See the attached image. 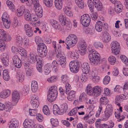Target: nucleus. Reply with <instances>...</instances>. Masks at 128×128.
Here are the masks:
<instances>
[{"mask_svg":"<svg viewBox=\"0 0 128 128\" xmlns=\"http://www.w3.org/2000/svg\"><path fill=\"white\" fill-rule=\"evenodd\" d=\"M2 62L5 66H8L9 64L8 56L5 53H4L1 58Z\"/></svg>","mask_w":128,"mask_h":128,"instance_id":"obj_21","label":"nucleus"},{"mask_svg":"<svg viewBox=\"0 0 128 128\" xmlns=\"http://www.w3.org/2000/svg\"><path fill=\"white\" fill-rule=\"evenodd\" d=\"M116 59L115 56H111L108 58L109 63L111 65L114 64L116 62Z\"/></svg>","mask_w":128,"mask_h":128,"instance_id":"obj_47","label":"nucleus"},{"mask_svg":"<svg viewBox=\"0 0 128 128\" xmlns=\"http://www.w3.org/2000/svg\"><path fill=\"white\" fill-rule=\"evenodd\" d=\"M11 103L9 102H6L5 103V108L6 111H10V110L12 107Z\"/></svg>","mask_w":128,"mask_h":128,"instance_id":"obj_57","label":"nucleus"},{"mask_svg":"<svg viewBox=\"0 0 128 128\" xmlns=\"http://www.w3.org/2000/svg\"><path fill=\"white\" fill-rule=\"evenodd\" d=\"M52 68L51 65L49 64L46 65L44 67V72L45 74L46 75L48 74L51 71Z\"/></svg>","mask_w":128,"mask_h":128,"instance_id":"obj_36","label":"nucleus"},{"mask_svg":"<svg viewBox=\"0 0 128 128\" xmlns=\"http://www.w3.org/2000/svg\"><path fill=\"white\" fill-rule=\"evenodd\" d=\"M3 23L5 27L6 28H8L10 26V20L3 21Z\"/></svg>","mask_w":128,"mask_h":128,"instance_id":"obj_64","label":"nucleus"},{"mask_svg":"<svg viewBox=\"0 0 128 128\" xmlns=\"http://www.w3.org/2000/svg\"><path fill=\"white\" fill-rule=\"evenodd\" d=\"M69 66L71 72L74 73H77L79 70V62L78 61H72L70 63Z\"/></svg>","mask_w":128,"mask_h":128,"instance_id":"obj_6","label":"nucleus"},{"mask_svg":"<svg viewBox=\"0 0 128 128\" xmlns=\"http://www.w3.org/2000/svg\"><path fill=\"white\" fill-rule=\"evenodd\" d=\"M103 23L100 21L97 22L95 25V29L96 31L98 32L102 31L103 26Z\"/></svg>","mask_w":128,"mask_h":128,"instance_id":"obj_26","label":"nucleus"},{"mask_svg":"<svg viewBox=\"0 0 128 128\" xmlns=\"http://www.w3.org/2000/svg\"><path fill=\"white\" fill-rule=\"evenodd\" d=\"M44 3L48 7H51L52 4V0H43Z\"/></svg>","mask_w":128,"mask_h":128,"instance_id":"obj_53","label":"nucleus"},{"mask_svg":"<svg viewBox=\"0 0 128 128\" xmlns=\"http://www.w3.org/2000/svg\"><path fill=\"white\" fill-rule=\"evenodd\" d=\"M54 4L55 7L57 9H61L62 6V0H55Z\"/></svg>","mask_w":128,"mask_h":128,"instance_id":"obj_29","label":"nucleus"},{"mask_svg":"<svg viewBox=\"0 0 128 128\" xmlns=\"http://www.w3.org/2000/svg\"><path fill=\"white\" fill-rule=\"evenodd\" d=\"M68 108L66 104L62 105L60 108L57 105L54 106L53 108V112L55 115L63 114L66 112Z\"/></svg>","mask_w":128,"mask_h":128,"instance_id":"obj_3","label":"nucleus"},{"mask_svg":"<svg viewBox=\"0 0 128 128\" xmlns=\"http://www.w3.org/2000/svg\"><path fill=\"white\" fill-rule=\"evenodd\" d=\"M114 10L117 13H118L122 11V5L120 4V2L118 4L116 3L114 4Z\"/></svg>","mask_w":128,"mask_h":128,"instance_id":"obj_28","label":"nucleus"},{"mask_svg":"<svg viewBox=\"0 0 128 128\" xmlns=\"http://www.w3.org/2000/svg\"><path fill=\"white\" fill-rule=\"evenodd\" d=\"M86 92L89 95H93L94 96L93 88L90 86H88L86 88Z\"/></svg>","mask_w":128,"mask_h":128,"instance_id":"obj_42","label":"nucleus"},{"mask_svg":"<svg viewBox=\"0 0 128 128\" xmlns=\"http://www.w3.org/2000/svg\"><path fill=\"white\" fill-rule=\"evenodd\" d=\"M102 41L104 42H108L110 40L111 37L110 35L106 32L103 33Z\"/></svg>","mask_w":128,"mask_h":128,"instance_id":"obj_27","label":"nucleus"},{"mask_svg":"<svg viewBox=\"0 0 128 128\" xmlns=\"http://www.w3.org/2000/svg\"><path fill=\"white\" fill-rule=\"evenodd\" d=\"M94 28H88L86 30V33L87 34H89L90 35H92L94 33Z\"/></svg>","mask_w":128,"mask_h":128,"instance_id":"obj_60","label":"nucleus"},{"mask_svg":"<svg viewBox=\"0 0 128 128\" xmlns=\"http://www.w3.org/2000/svg\"><path fill=\"white\" fill-rule=\"evenodd\" d=\"M16 41L17 44L21 45L22 43V38L20 35H18L16 37Z\"/></svg>","mask_w":128,"mask_h":128,"instance_id":"obj_50","label":"nucleus"},{"mask_svg":"<svg viewBox=\"0 0 128 128\" xmlns=\"http://www.w3.org/2000/svg\"><path fill=\"white\" fill-rule=\"evenodd\" d=\"M57 88L56 86H52L49 89L47 99L49 102H51L54 101L57 96Z\"/></svg>","mask_w":128,"mask_h":128,"instance_id":"obj_2","label":"nucleus"},{"mask_svg":"<svg viewBox=\"0 0 128 128\" xmlns=\"http://www.w3.org/2000/svg\"><path fill=\"white\" fill-rule=\"evenodd\" d=\"M2 39L4 41L8 42L11 40V37L10 36L7 32L5 36L2 38Z\"/></svg>","mask_w":128,"mask_h":128,"instance_id":"obj_52","label":"nucleus"},{"mask_svg":"<svg viewBox=\"0 0 128 128\" xmlns=\"http://www.w3.org/2000/svg\"><path fill=\"white\" fill-rule=\"evenodd\" d=\"M62 80L63 83L66 84L68 81V78L66 75H63L62 76Z\"/></svg>","mask_w":128,"mask_h":128,"instance_id":"obj_62","label":"nucleus"},{"mask_svg":"<svg viewBox=\"0 0 128 128\" xmlns=\"http://www.w3.org/2000/svg\"><path fill=\"white\" fill-rule=\"evenodd\" d=\"M94 96H98L100 94L102 89L101 87L98 86H96L93 88Z\"/></svg>","mask_w":128,"mask_h":128,"instance_id":"obj_34","label":"nucleus"},{"mask_svg":"<svg viewBox=\"0 0 128 128\" xmlns=\"http://www.w3.org/2000/svg\"><path fill=\"white\" fill-rule=\"evenodd\" d=\"M80 22L82 25L85 27L88 26L90 22V18L88 14H84L80 18Z\"/></svg>","mask_w":128,"mask_h":128,"instance_id":"obj_9","label":"nucleus"},{"mask_svg":"<svg viewBox=\"0 0 128 128\" xmlns=\"http://www.w3.org/2000/svg\"><path fill=\"white\" fill-rule=\"evenodd\" d=\"M34 123L30 120L26 119L24 122L23 125L25 128H32L34 126Z\"/></svg>","mask_w":128,"mask_h":128,"instance_id":"obj_20","label":"nucleus"},{"mask_svg":"<svg viewBox=\"0 0 128 128\" xmlns=\"http://www.w3.org/2000/svg\"><path fill=\"white\" fill-rule=\"evenodd\" d=\"M59 65H60L55 60L53 61L52 63V65H51L52 68L53 70H54L55 72H56L58 71Z\"/></svg>","mask_w":128,"mask_h":128,"instance_id":"obj_43","label":"nucleus"},{"mask_svg":"<svg viewBox=\"0 0 128 128\" xmlns=\"http://www.w3.org/2000/svg\"><path fill=\"white\" fill-rule=\"evenodd\" d=\"M100 77L96 75H94L92 76V81L95 83H96L99 82L100 81Z\"/></svg>","mask_w":128,"mask_h":128,"instance_id":"obj_59","label":"nucleus"},{"mask_svg":"<svg viewBox=\"0 0 128 128\" xmlns=\"http://www.w3.org/2000/svg\"><path fill=\"white\" fill-rule=\"evenodd\" d=\"M100 101L101 104H106L109 102L107 98L105 97H102L100 99Z\"/></svg>","mask_w":128,"mask_h":128,"instance_id":"obj_51","label":"nucleus"},{"mask_svg":"<svg viewBox=\"0 0 128 128\" xmlns=\"http://www.w3.org/2000/svg\"><path fill=\"white\" fill-rule=\"evenodd\" d=\"M19 125L18 121L15 120H12L10 125L9 128H16Z\"/></svg>","mask_w":128,"mask_h":128,"instance_id":"obj_39","label":"nucleus"},{"mask_svg":"<svg viewBox=\"0 0 128 128\" xmlns=\"http://www.w3.org/2000/svg\"><path fill=\"white\" fill-rule=\"evenodd\" d=\"M34 4V8L36 15L39 18L42 17L43 15V10L40 5L38 0H31Z\"/></svg>","mask_w":128,"mask_h":128,"instance_id":"obj_5","label":"nucleus"},{"mask_svg":"<svg viewBox=\"0 0 128 128\" xmlns=\"http://www.w3.org/2000/svg\"><path fill=\"white\" fill-rule=\"evenodd\" d=\"M93 4L96 8L99 11H100L102 9V5L99 0H93Z\"/></svg>","mask_w":128,"mask_h":128,"instance_id":"obj_22","label":"nucleus"},{"mask_svg":"<svg viewBox=\"0 0 128 128\" xmlns=\"http://www.w3.org/2000/svg\"><path fill=\"white\" fill-rule=\"evenodd\" d=\"M59 20L61 25L63 26L65 25L66 23L70 24V20L66 17L64 14L62 13L59 15Z\"/></svg>","mask_w":128,"mask_h":128,"instance_id":"obj_12","label":"nucleus"},{"mask_svg":"<svg viewBox=\"0 0 128 128\" xmlns=\"http://www.w3.org/2000/svg\"><path fill=\"white\" fill-rule=\"evenodd\" d=\"M31 89L33 92H35L38 90V85L37 82L36 81L32 82L31 85Z\"/></svg>","mask_w":128,"mask_h":128,"instance_id":"obj_33","label":"nucleus"},{"mask_svg":"<svg viewBox=\"0 0 128 128\" xmlns=\"http://www.w3.org/2000/svg\"><path fill=\"white\" fill-rule=\"evenodd\" d=\"M88 58L90 62L95 65H96L100 62L101 58L100 54L94 50H92L90 51Z\"/></svg>","mask_w":128,"mask_h":128,"instance_id":"obj_1","label":"nucleus"},{"mask_svg":"<svg viewBox=\"0 0 128 128\" xmlns=\"http://www.w3.org/2000/svg\"><path fill=\"white\" fill-rule=\"evenodd\" d=\"M11 93V92L8 89L3 90L0 92V97L1 98H5L8 97Z\"/></svg>","mask_w":128,"mask_h":128,"instance_id":"obj_19","label":"nucleus"},{"mask_svg":"<svg viewBox=\"0 0 128 128\" xmlns=\"http://www.w3.org/2000/svg\"><path fill=\"white\" fill-rule=\"evenodd\" d=\"M66 58L63 56H60L58 60L59 62V65H60L62 68H64L66 66Z\"/></svg>","mask_w":128,"mask_h":128,"instance_id":"obj_24","label":"nucleus"},{"mask_svg":"<svg viewBox=\"0 0 128 128\" xmlns=\"http://www.w3.org/2000/svg\"><path fill=\"white\" fill-rule=\"evenodd\" d=\"M84 108V106L83 105L74 108L69 112L68 114L70 116H74L77 117H78L77 115L78 110L80 111L82 110H83L82 109Z\"/></svg>","mask_w":128,"mask_h":128,"instance_id":"obj_14","label":"nucleus"},{"mask_svg":"<svg viewBox=\"0 0 128 128\" xmlns=\"http://www.w3.org/2000/svg\"><path fill=\"white\" fill-rule=\"evenodd\" d=\"M24 14V16L25 20L28 21H30L32 20L31 14L30 11L27 10H25Z\"/></svg>","mask_w":128,"mask_h":128,"instance_id":"obj_31","label":"nucleus"},{"mask_svg":"<svg viewBox=\"0 0 128 128\" xmlns=\"http://www.w3.org/2000/svg\"><path fill=\"white\" fill-rule=\"evenodd\" d=\"M39 56L35 54L31 53L28 56V60L30 63L33 64L39 60Z\"/></svg>","mask_w":128,"mask_h":128,"instance_id":"obj_15","label":"nucleus"},{"mask_svg":"<svg viewBox=\"0 0 128 128\" xmlns=\"http://www.w3.org/2000/svg\"><path fill=\"white\" fill-rule=\"evenodd\" d=\"M75 1L77 5L80 8H84V3L82 0H75Z\"/></svg>","mask_w":128,"mask_h":128,"instance_id":"obj_55","label":"nucleus"},{"mask_svg":"<svg viewBox=\"0 0 128 128\" xmlns=\"http://www.w3.org/2000/svg\"><path fill=\"white\" fill-rule=\"evenodd\" d=\"M18 52L22 56H23L24 57L27 56V53L26 50L20 47L18 48Z\"/></svg>","mask_w":128,"mask_h":128,"instance_id":"obj_40","label":"nucleus"},{"mask_svg":"<svg viewBox=\"0 0 128 128\" xmlns=\"http://www.w3.org/2000/svg\"><path fill=\"white\" fill-rule=\"evenodd\" d=\"M88 3L91 12H93L94 8L93 2L91 0H88Z\"/></svg>","mask_w":128,"mask_h":128,"instance_id":"obj_56","label":"nucleus"},{"mask_svg":"<svg viewBox=\"0 0 128 128\" xmlns=\"http://www.w3.org/2000/svg\"><path fill=\"white\" fill-rule=\"evenodd\" d=\"M17 78L20 82H22L24 78V73L22 71H18L16 75Z\"/></svg>","mask_w":128,"mask_h":128,"instance_id":"obj_32","label":"nucleus"},{"mask_svg":"<svg viewBox=\"0 0 128 128\" xmlns=\"http://www.w3.org/2000/svg\"><path fill=\"white\" fill-rule=\"evenodd\" d=\"M37 98L36 97L33 99H32L31 101V106L33 108H38L39 105V103Z\"/></svg>","mask_w":128,"mask_h":128,"instance_id":"obj_35","label":"nucleus"},{"mask_svg":"<svg viewBox=\"0 0 128 128\" xmlns=\"http://www.w3.org/2000/svg\"><path fill=\"white\" fill-rule=\"evenodd\" d=\"M86 44L84 40H82L80 41L78 48L80 53L81 55H83L85 54L86 52Z\"/></svg>","mask_w":128,"mask_h":128,"instance_id":"obj_10","label":"nucleus"},{"mask_svg":"<svg viewBox=\"0 0 128 128\" xmlns=\"http://www.w3.org/2000/svg\"><path fill=\"white\" fill-rule=\"evenodd\" d=\"M63 10L65 14L68 16H72V14L70 8L65 7Z\"/></svg>","mask_w":128,"mask_h":128,"instance_id":"obj_41","label":"nucleus"},{"mask_svg":"<svg viewBox=\"0 0 128 128\" xmlns=\"http://www.w3.org/2000/svg\"><path fill=\"white\" fill-rule=\"evenodd\" d=\"M38 51L39 53L40 56L41 57H44L47 55V50H38Z\"/></svg>","mask_w":128,"mask_h":128,"instance_id":"obj_48","label":"nucleus"},{"mask_svg":"<svg viewBox=\"0 0 128 128\" xmlns=\"http://www.w3.org/2000/svg\"><path fill=\"white\" fill-rule=\"evenodd\" d=\"M42 112L44 113L46 115H49L50 114V112L47 106H44L42 108Z\"/></svg>","mask_w":128,"mask_h":128,"instance_id":"obj_49","label":"nucleus"},{"mask_svg":"<svg viewBox=\"0 0 128 128\" xmlns=\"http://www.w3.org/2000/svg\"><path fill=\"white\" fill-rule=\"evenodd\" d=\"M70 57L74 59H76L78 57V54L76 51H73L69 52Z\"/></svg>","mask_w":128,"mask_h":128,"instance_id":"obj_45","label":"nucleus"},{"mask_svg":"<svg viewBox=\"0 0 128 128\" xmlns=\"http://www.w3.org/2000/svg\"><path fill=\"white\" fill-rule=\"evenodd\" d=\"M82 70L83 72L85 74L88 73L90 72V67L88 64L84 63L82 65Z\"/></svg>","mask_w":128,"mask_h":128,"instance_id":"obj_23","label":"nucleus"},{"mask_svg":"<svg viewBox=\"0 0 128 128\" xmlns=\"http://www.w3.org/2000/svg\"><path fill=\"white\" fill-rule=\"evenodd\" d=\"M93 45L94 47L97 49H102L104 47L102 43L99 41L95 42L94 43Z\"/></svg>","mask_w":128,"mask_h":128,"instance_id":"obj_46","label":"nucleus"},{"mask_svg":"<svg viewBox=\"0 0 128 128\" xmlns=\"http://www.w3.org/2000/svg\"><path fill=\"white\" fill-rule=\"evenodd\" d=\"M50 122L53 126L56 127L58 124V122L57 119L52 118L50 119Z\"/></svg>","mask_w":128,"mask_h":128,"instance_id":"obj_54","label":"nucleus"},{"mask_svg":"<svg viewBox=\"0 0 128 128\" xmlns=\"http://www.w3.org/2000/svg\"><path fill=\"white\" fill-rule=\"evenodd\" d=\"M20 94L17 91H14L12 93V104L14 106L16 105L20 98Z\"/></svg>","mask_w":128,"mask_h":128,"instance_id":"obj_13","label":"nucleus"},{"mask_svg":"<svg viewBox=\"0 0 128 128\" xmlns=\"http://www.w3.org/2000/svg\"><path fill=\"white\" fill-rule=\"evenodd\" d=\"M24 66L26 74L28 76H30L33 71V67L29 63H25Z\"/></svg>","mask_w":128,"mask_h":128,"instance_id":"obj_17","label":"nucleus"},{"mask_svg":"<svg viewBox=\"0 0 128 128\" xmlns=\"http://www.w3.org/2000/svg\"><path fill=\"white\" fill-rule=\"evenodd\" d=\"M2 76L3 78L6 81L10 79L9 72L7 70H4L2 72Z\"/></svg>","mask_w":128,"mask_h":128,"instance_id":"obj_38","label":"nucleus"},{"mask_svg":"<svg viewBox=\"0 0 128 128\" xmlns=\"http://www.w3.org/2000/svg\"><path fill=\"white\" fill-rule=\"evenodd\" d=\"M114 115L118 119V121L119 122L123 120L125 118V113L121 114L120 112L118 110L115 112Z\"/></svg>","mask_w":128,"mask_h":128,"instance_id":"obj_25","label":"nucleus"},{"mask_svg":"<svg viewBox=\"0 0 128 128\" xmlns=\"http://www.w3.org/2000/svg\"><path fill=\"white\" fill-rule=\"evenodd\" d=\"M128 98V94L117 95L115 97V103L118 106H120V103L123 101V100L127 99Z\"/></svg>","mask_w":128,"mask_h":128,"instance_id":"obj_8","label":"nucleus"},{"mask_svg":"<svg viewBox=\"0 0 128 128\" xmlns=\"http://www.w3.org/2000/svg\"><path fill=\"white\" fill-rule=\"evenodd\" d=\"M27 10L26 9H24L23 6H22L19 7L17 10L16 12L17 15L18 16H22L23 14H24L25 10Z\"/></svg>","mask_w":128,"mask_h":128,"instance_id":"obj_30","label":"nucleus"},{"mask_svg":"<svg viewBox=\"0 0 128 128\" xmlns=\"http://www.w3.org/2000/svg\"><path fill=\"white\" fill-rule=\"evenodd\" d=\"M35 41L37 44H38V50H47L46 47V45L43 43H41V38L38 37L35 38Z\"/></svg>","mask_w":128,"mask_h":128,"instance_id":"obj_18","label":"nucleus"},{"mask_svg":"<svg viewBox=\"0 0 128 128\" xmlns=\"http://www.w3.org/2000/svg\"><path fill=\"white\" fill-rule=\"evenodd\" d=\"M6 3L9 8L12 11L14 12L16 10L15 7L12 2L9 0H7L6 2Z\"/></svg>","mask_w":128,"mask_h":128,"instance_id":"obj_37","label":"nucleus"},{"mask_svg":"<svg viewBox=\"0 0 128 128\" xmlns=\"http://www.w3.org/2000/svg\"><path fill=\"white\" fill-rule=\"evenodd\" d=\"M110 80V77L108 76H106L104 78L103 83L104 84H107L109 83Z\"/></svg>","mask_w":128,"mask_h":128,"instance_id":"obj_61","label":"nucleus"},{"mask_svg":"<svg viewBox=\"0 0 128 128\" xmlns=\"http://www.w3.org/2000/svg\"><path fill=\"white\" fill-rule=\"evenodd\" d=\"M13 63L17 68H20L22 66V62L17 55L14 56L12 58Z\"/></svg>","mask_w":128,"mask_h":128,"instance_id":"obj_16","label":"nucleus"},{"mask_svg":"<svg viewBox=\"0 0 128 128\" xmlns=\"http://www.w3.org/2000/svg\"><path fill=\"white\" fill-rule=\"evenodd\" d=\"M23 43L24 45V47L25 48H27L30 44L29 39L28 38L25 39Z\"/></svg>","mask_w":128,"mask_h":128,"instance_id":"obj_63","label":"nucleus"},{"mask_svg":"<svg viewBox=\"0 0 128 128\" xmlns=\"http://www.w3.org/2000/svg\"><path fill=\"white\" fill-rule=\"evenodd\" d=\"M36 108L30 109L29 110V114L30 116H35L37 112Z\"/></svg>","mask_w":128,"mask_h":128,"instance_id":"obj_58","label":"nucleus"},{"mask_svg":"<svg viewBox=\"0 0 128 128\" xmlns=\"http://www.w3.org/2000/svg\"><path fill=\"white\" fill-rule=\"evenodd\" d=\"M76 36L73 34H70L66 39L65 43L67 46L73 47L77 42Z\"/></svg>","mask_w":128,"mask_h":128,"instance_id":"obj_4","label":"nucleus"},{"mask_svg":"<svg viewBox=\"0 0 128 128\" xmlns=\"http://www.w3.org/2000/svg\"><path fill=\"white\" fill-rule=\"evenodd\" d=\"M113 111L112 107L110 104L107 105L106 109L104 111V115L103 118V120H108L109 118L112 114Z\"/></svg>","mask_w":128,"mask_h":128,"instance_id":"obj_11","label":"nucleus"},{"mask_svg":"<svg viewBox=\"0 0 128 128\" xmlns=\"http://www.w3.org/2000/svg\"><path fill=\"white\" fill-rule=\"evenodd\" d=\"M50 22L52 25L55 29H59L60 26L56 21L53 20H50Z\"/></svg>","mask_w":128,"mask_h":128,"instance_id":"obj_44","label":"nucleus"},{"mask_svg":"<svg viewBox=\"0 0 128 128\" xmlns=\"http://www.w3.org/2000/svg\"><path fill=\"white\" fill-rule=\"evenodd\" d=\"M110 46L112 53L115 55L118 54L120 49L119 44L117 41L113 42Z\"/></svg>","mask_w":128,"mask_h":128,"instance_id":"obj_7","label":"nucleus"}]
</instances>
